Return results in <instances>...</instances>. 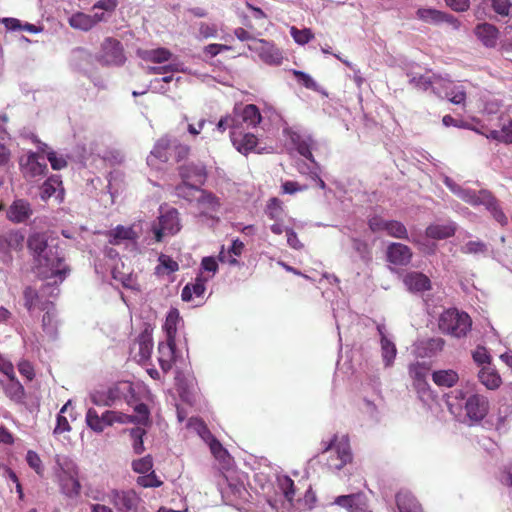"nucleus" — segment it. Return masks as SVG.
Returning <instances> with one entry per match:
<instances>
[{
    "label": "nucleus",
    "instance_id": "obj_33",
    "mask_svg": "<svg viewBox=\"0 0 512 512\" xmlns=\"http://www.w3.org/2000/svg\"><path fill=\"white\" fill-rule=\"evenodd\" d=\"M244 250V243L238 239L232 242L231 247L228 250L221 249L219 253V260L223 263L230 265L237 264V257H239Z\"/></svg>",
    "mask_w": 512,
    "mask_h": 512
},
{
    "label": "nucleus",
    "instance_id": "obj_6",
    "mask_svg": "<svg viewBox=\"0 0 512 512\" xmlns=\"http://www.w3.org/2000/svg\"><path fill=\"white\" fill-rule=\"evenodd\" d=\"M471 319L465 312L450 309L443 312L439 318V329L446 334L460 338L471 329Z\"/></svg>",
    "mask_w": 512,
    "mask_h": 512
},
{
    "label": "nucleus",
    "instance_id": "obj_37",
    "mask_svg": "<svg viewBox=\"0 0 512 512\" xmlns=\"http://www.w3.org/2000/svg\"><path fill=\"white\" fill-rule=\"evenodd\" d=\"M8 382L4 383L1 381V385L5 391V394L13 401H20L24 396V388L21 383L16 379V375L13 378H7Z\"/></svg>",
    "mask_w": 512,
    "mask_h": 512
},
{
    "label": "nucleus",
    "instance_id": "obj_18",
    "mask_svg": "<svg viewBox=\"0 0 512 512\" xmlns=\"http://www.w3.org/2000/svg\"><path fill=\"white\" fill-rule=\"evenodd\" d=\"M76 415L72 409V401L68 400L60 409L56 419V426L53 430L54 436H59L71 431L70 421H74Z\"/></svg>",
    "mask_w": 512,
    "mask_h": 512
},
{
    "label": "nucleus",
    "instance_id": "obj_17",
    "mask_svg": "<svg viewBox=\"0 0 512 512\" xmlns=\"http://www.w3.org/2000/svg\"><path fill=\"white\" fill-rule=\"evenodd\" d=\"M102 59L107 64L119 65L125 61V56L120 43L112 38H107L102 44Z\"/></svg>",
    "mask_w": 512,
    "mask_h": 512
},
{
    "label": "nucleus",
    "instance_id": "obj_3",
    "mask_svg": "<svg viewBox=\"0 0 512 512\" xmlns=\"http://www.w3.org/2000/svg\"><path fill=\"white\" fill-rule=\"evenodd\" d=\"M53 476L60 491L65 496L70 498L79 496L81 491L79 472L77 465L72 460L57 455L55 458Z\"/></svg>",
    "mask_w": 512,
    "mask_h": 512
},
{
    "label": "nucleus",
    "instance_id": "obj_43",
    "mask_svg": "<svg viewBox=\"0 0 512 512\" xmlns=\"http://www.w3.org/2000/svg\"><path fill=\"white\" fill-rule=\"evenodd\" d=\"M291 140L301 155H303L304 157H306L308 159L312 158V154H311V150H310L312 141L309 137H307L306 139H302V137L299 134L292 133Z\"/></svg>",
    "mask_w": 512,
    "mask_h": 512
},
{
    "label": "nucleus",
    "instance_id": "obj_52",
    "mask_svg": "<svg viewBox=\"0 0 512 512\" xmlns=\"http://www.w3.org/2000/svg\"><path fill=\"white\" fill-rule=\"evenodd\" d=\"M106 420L108 421V426H112L116 423L127 424L134 422L132 416H129L119 411H106Z\"/></svg>",
    "mask_w": 512,
    "mask_h": 512
},
{
    "label": "nucleus",
    "instance_id": "obj_29",
    "mask_svg": "<svg viewBox=\"0 0 512 512\" xmlns=\"http://www.w3.org/2000/svg\"><path fill=\"white\" fill-rule=\"evenodd\" d=\"M25 297V306L31 312L35 311L37 308H40L39 297L35 290L31 288H27L24 292ZM41 309L47 310V315L43 317L44 326L47 324V320L50 316V310L52 309V304L49 302H45L41 304Z\"/></svg>",
    "mask_w": 512,
    "mask_h": 512
},
{
    "label": "nucleus",
    "instance_id": "obj_36",
    "mask_svg": "<svg viewBox=\"0 0 512 512\" xmlns=\"http://www.w3.org/2000/svg\"><path fill=\"white\" fill-rule=\"evenodd\" d=\"M443 125L446 127L454 126L458 128H464L472 130L478 134H484V124H481L480 121L473 119V124L465 122L463 120H456L450 115H445L442 119Z\"/></svg>",
    "mask_w": 512,
    "mask_h": 512
},
{
    "label": "nucleus",
    "instance_id": "obj_40",
    "mask_svg": "<svg viewBox=\"0 0 512 512\" xmlns=\"http://www.w3.org/2000/svg\"><path fill=\"white\" fill-rule=\"evenodd\" d=\"M397 505L400 512H421V509L409 493H399L397 496Z\"/></svg>",
    "mask_w": 512,
    "mask_h": 512
},
{
    "label": "nucleus",
    "instance_id": "obj_24",
    "mask_svg": "<svg viewBox=\"0 0 512 512\" xmlns=\"http://www.w3.org/2000/svg\"><path fill=\"white\" fill-rule=\"evenodd\" d=\"M140 501L139 495L133 490L115 492L113 495V502L120 510H135Z\"/></svg>",
    "mask_w": 512,
    "mask_h": 512
},
{
    "label": "nucleus",
    "instance_id": "obj_44",
    "mask_svg": "<svg viewBox=\"0 0 512 512\" xmlns=\"http://www.w3.org/2000/svg\"><path fill=\"white\" fill-rule=\"evenodd\" d=\"M137 484L143 488H158L163 485V481L152 470L149 473L138 476Z\"/></svg>",
    "mask_w": 512,
    "mask_h": 512
},
{
    "label": "nucleus",
    "instance_id": "obj_51",
    "mask_svg": "<svg viewBox=\"0 0 512 512\" xmlns=\"http://www.w3.org/2000/svg\"><path fill=\"white\" fill-rule=\"evenodd\" d=\"M278 487L283 492L284 496L291 501L295 491H294V482L288 476H279L277 478Z\"/></svg>",
    "mask_w": 512,
    "mask_h": 512
},
{
    "label": "nucleus",
    "instance_id": "obj_61",
    "mask_svg": "<svg viewBox=\"0 0 512 512\" xmlns=\"http://www.w3.org/2000/svg\"><path fill=\"white\" fill-rule=\"evenodd\" d=\"M206 442H208L211 452L217 459L221 461L226 460L228 453L216 439L211 436Z\"/></svg>",
    "mask_w": 512,
    "mask_h": 512
},
{
    "label": "nucleus",
    "instance_id": "obj_60",
    "mask_svg": "<svg viewBox=\"0 0 512 512\" xmlns=\"http://www.w3.org/2000/svg\"><path fill=\"white\" fill-rule=\"evenodd\" d=\"M218 32L217 26L212 23H200L198 27V37L208 39L216 37Z\"/></svg>",
    "mask_w": 512,
    "mask_h": 512
},
{
    "label": "nucleus",
    "instance_id": "obj_49",
    "mask_svg": "<svg viewBox=\"0 0 512 512\" xmlns=\"http://www.w3.org/2000/svg\"><path fill=\"white\" fill-rule=\"evenodd\" d=\"M284 209L282 202L277 198H272L266 206V213L272 220H279L283 215Z\"/></svg>",
    "mask_w": 512,
    "mask_h": 512
},
{
    "label": "nucleus",
    "instance_id": "obj_58",
    "mask_svg": "<svg viewBox=\"0 0 512 512\" xmlns=\"http://www.w3.org/2000/svg\"><path fill=\"white\" fill-rule=\"evenodd\" d=\"M188 427L190 429L194 430L205 441H207L211 437L205 424L199 419H196V418L190 419L188 422Z\"/></svg>",
    "mask_w": 512,
    "mask_h": 512
},
{
    "label": "nucleus",
    "instance_id": "obj_9",
    "mask_svg": "<svg viewBox=\"0 0 512 512\" xmlns=\"http://www.w3.org/2000/svg\"><path fill=\"white\" fill-rule=\"evenodd\" d=\"M181 229L178 212L175 209H169L161 213L159 222L153 226V232L156 241L160 242L167 236H172L178 233Z\"/></svg>",
    "mask_w": 512,
    "mask_h": 512
},
{
    "label": "nucleus",
    "instance_id": "obj_64",
    "mask_svg": "<svg viewBox=\"0 0 512 512\" xmlns=\"http://www.w3.org/2000/svg\"><path fill=\"white\" fill-rule=\"evenodd\" d=\"M494 11L501 15L507 16L511 8L510 0H491Z\"/></svg>",
    "mask_w": 512,
    "mask_h": 512
},
{
    "label": "nucleus",
    "instance_id": "obj_50",
    "mask_svg": "<svg viewBox=\"0 0 512 512\" xmlns=\"http://www.w3.org/2000/svg\"><path fill=\"white\" fill-rule=\"evenodd\" d=\"M130 435L132 437V448L134 453L141 454L144 452V442L143 436L145 435V430L142 428H135L130 430Z\"/></svg>",
    "mask_w": 512,
    "mask_h": 512
},
{
    "label": "nucleus",
    "instance_id": "obj_25",
    "mask_svg": "<svg viewBox=\"0 0 512 512\" xmlns=\"http://www.w3.org/2000/svg\"><path fill=\"white\" fill-rule=\"evenodd\" d=\"M403 282L411 292H424L431 288L429 278L419 272H410L404 276Z\"/></svg>",
    "mask_w": 512,
    "mask_h": 512
},
{
    "label": "nucleus",
    "instance_id": "obj_54",
    "mask_svg": "<svg viewBox=\"0 0 512 512\" xmlns=\"http://www.w3.org/2000/svg\"><path fill=\"white\" fill-rule=\"evenodd\" d=\"M293 75L297 81L308 89L318 90L319 86L316 81L306 72L300 70H292Z\"/></svg>",
    "mask_w": 512,
    "mask_h": 512
},
{
    "label": "nucleus",
    "instance_id": "obj_47",
    "mask_svg": "<svg viewBox=\"0 0 512 512\" xmlns=\"http://www.w3.org/2000/svg\"><path fill=\"white\" fill-rule=\"evenodd\" d=\"M334 503L347 508L350 512H356L354 507L357 508L362 501L360 495H345L337 497Z\"/></svg>",
    "mask_w": 512,
    "mask_h": 512
},
{
    "label": "nucleus",
    "instance_id": "obj_55",
    "mask_svg": "<svg viewBox=\"0 0 512 512\" xmlns=\"http://www.w3.org/2000/svg\"><path fill=\"white\" fill-rule=\"evenodd\" d=\"M473 360L479 366H490L491 356L485 347H477L472 354Z\"/></svg>",
    "mask_w": 512,
    "mask_h": 512
},
{
    "label": "nucleus",
    "instance_id": "obj_34",
    "mask_svg": "<svg viewBox=\"0 0 512 512\" xmlns=\"http://www.w3.org/2000/svg\"><path fill=\"white\" fill-rule=\"evenodd\" d=\"M109 242L114 245L121 244L125 241H133L137 237V233L132 227L117 226L109 232Z\"/></svg>",
    "mask_w": 512,
    "mask_h": 512
},
{
    "label": "nucleus",
    "instance_id": "obj_10",
    "mask_svg": "<svg viewBox=\"0 0 512 512\" xmlns=\"http://www.w3.org/2000/svg\"><path fill=\"white\" fill-rule=\"evenodd\" d=\"M250 51L256 53L259 58L269 65H280L283 61V53L273 43L264 39H253L249 44Z\"/></svg>",
    "mask_w": 512,
    "mask_h": 512
},
{
    "label": "nucleus",
    "instance_id": "obj_42",
    "mask_svg": "<svg viewBox=\"0 0 512 512\" xmlns=\"http://www.w3.org/2000/svg\"><path fill=\"white\" fill-rule=\"evenodd\" d=\"M158 261L156 273L159 275H168L179 269L178 263L167 255H160Z\"/></svg>",
    "mask_w": 512,
    "mask_h": 512
},
{
    "label": "nucleus",
    "instance_id": "obj_53",
    "mask_svg": "<svg viewBox=\"0 0 512 512\" xmlns=\"http://www.w3.org/2000/svg\"><path fill=\"white\" fill-rule=\"evenodd\" d=\"M118 6V0H98L92 7L95 12H105L106 19Z\"/></svg>",
    "mask_w": 512,
    "mask_h": 512
},
{
    "label": "nucleus",
    "instance_id": "obj_28",
    "mask_svg": "<svg viewBox=\"0 0 512 512\" xmlns=\"http://www.w3.org/2000/svg\"><path fill=\"white\" fill-rule=\"evenodd\" d=\"M456 231L455 224L448 223H434L426 228V236L428 238L442 240L454 235Z\"/></svg>",
    "mask_w": 512,
    "mask_h": 512
},
{
    "label": "nucleus",
    "instance_id": "obj_56",
    "mask_svg": "<svg viewBox=\"0 0 512 512\" xmlns=\"http://www.w3.org/2000/svg\"><path fill=\"white\" fill-rule=\"evenodd\" d=\"M26 460L28 465L38 474L43 475L44 468L40 456L32 450H29L26 454Z\"/></svg>",
    "mask_w": 512,
    "mask_h": 512
},
{
    "label": "nucleus",
    "instance_id": "obj_48",
    "mask_svg": "<svg viewBox=\"0 0 512 512\" xmlns=\"http://www.w3.org/2000/svg\"><path fill=\"white\" fill-rule=\"evenodd\" d=\"M417 15L421 20L429 23H439L446 19V15L435 9H419Z\"/></svg>",
    "mask_w": 512,
    "mask_h": 512
},
{
    "label": "nucleus",
    "instance_id": "obj_27",
    "mask_svg": "<svg viewBox=\"0 0 512 512\" xmlns=\"http://www.w3.org/2000/svg\"><path fill=\"white\" fill-rule=\"evenodd\" d=\"M445 183L453 193H455L458 197H460L462 200H464L467 203L476 205V204H479L482 202L489 203V201H490V196L486 192L481 193V196H477L468 190H464V189L458 187L457 185L452 183V181L449 179H446Z\"/></svg>",
    "mask_w": 512,
    "mask_h": 512
},
{
    "label": "nucleus",
    "instance_id": "obj_2",
    "mask_svg": "<svg viewBox=\"0 0 512 512\" xmlns=\"http://www.w3.org/2000/svg\"><path fill=\"white\" fill-rule=\"evenodd\" d=\"M463 403L465 415L470 424L480 422L488 413V401L478 394H468L463 389H456L448 394L447 405L453 415L460 416Z\"/></svg>",
    "mask_w": 512,
    "mask_h": 512
},
{
    "label": "nucleus",
    "instance_id": "obj_15",
    "mask_svg": "<svg viewBox=\"0 0 512 512\" xmlns=\"http://www.w3.org/2000/svg\"><path fill=\"white\" fill-rule=\"evenodd\" d=\"M429 368L423 364H414L410 366L409 373L414 379V385L420 395V398L424 401H428L433 398L432 391L425 379L428 375Z\"/></svg>",
    "mask_w": 512,
    "mask_h": 512
},
{
    "label": "nucleus",
    "instance_id": "obj_38",
    "mask_svg": "<svg viewBox=\"0 0 512 512\" xmlns=\"http://www.w3.org/2000/svg\"><path fill=\"white\" fill-rule=\"evenodd\" d=\"M139 56L144 61H150L154 63H162L168 61L172 54L168 49L157 48L153 50H144L139 52Z\"/></svg>",
    "mask_w": 512,
    "mask_h": 512
},
{
    "label": "nucleus",
    "instance_id": "obj_8",
    "mask_svg": "<svg viewBox=\"0 0 512 512\" xmlns=\"http://www.w3.org/2000/svg\"><path fill=\"white\" fill-rule=\"evenodd\" d=\"M230 137L235 149L243 155H247L250 152H267L265 148L259 146V140L254 134L242 132L238 125L232 126Z\"/></svg>",
    "mask_w": 512,
    "mask_h": 512
},
{
    "label": "nucleus",
    "instance_id": "obj_59",
    "mask_svg": "<svg viewBox=\"0 0 512 512\" xmlns=\"http://www.w3.org/2000/svg\"><path fill=\"white\" fill-rule=\"evenodd\" d=\"M135 347L139 350V360L144 361L150 357L153 344L150 339H142L135 344Z\"/></svg>",
    "mask_w": 512,
    "mask_h": 512
},
{
    "label": "nucleus",
    "instance_id": "obj_7",
    "mask_svg": "<svg viewBox=\"0 0 512 512\" xmlns=\"http://www.w3.org/2000/svg\"><path fill=\"white\" fill-rule=\"evenodd\" d=\"M325 451L330 454L328 466L331 469L340 470L352 460L349 440L345 435L333 437L325 447Z\"/></svg>",
    "mask_w": 512,
    "mask_h": 512
},
{
    "label": "nucleus",
    "instance_id": "obj_31",
    "mask_svg": "<svg viewBox=\"0 0 512 512\" xmlns=\"http://www.w3.org/2000/svg\"><path fill=\"white\" fill-rule=\"evenodd\" d=\"M478 377L480 382L489 390L498 389L502 384L500 375L491 366L482 367Z\"/></svg>",
    "mask_w": 512,
    "mask_h": 512
},
{
    "label": "nucleus",
    "instance_id": "obj_23",
    "mask_svg": "<svg viewBox=\"0 0 512 512\" xmlns=\"http://www.w3.org/2000/svg\"><path fill=\"white\" fill-rule=\"evenodd\" d=\"M387 257L394 265H407L412 257L410 249L401 243H393L388 247Z\"/></svg>",
    "mask_w": 512,
    "mask_h": 512
},
{
    "label": "nucleus",
    "instance_id": "obj_11",
    "mask_svg": "<svg viewBox=\"0 0 512 512\" xmlns=\"http://www.w3.org/2000/svg\"><path fill=\"white\" fill-rule=\"evenodd\" d=\"M106 20L105 12H94L87 14L77 11L68 18L69 26L74 30L87 32L92 30L98 23Z\"/></svg>",
    "mask_w": 512,
    "mask_h": 512
},
{
    "label": "nucleus",
    "instance_id": "obj_5",
    "mask_svg": "<svg viewBox=\"0 0 512 512\" xmlns=\"http://www.w3.org/2000/svg\"><path fill=\"white\" fill-rule=\"evenodd\" d=\"M184 184L177 188V194L182 197H189L190 200L197 201L199 209L201 210V216H209L214 218L212 213L217 212L220 208V201L214 195L200 190L193 185H189L186 181L190 178L189 174L185 171L181 172Z\"/></svg>",
    "mask_w": 512,
    "mask_h": 512
},
{
    "label": "nucleus",
    "instance_id": "obj_39",
    "mask_svg": "<svg viewBox=\"0 0 512 512\" xmlns=\"http://www.w3.org/2000/svg\"><path fill=\"white\" fill-rule=\"evenodd\" d=\"M87 425L95 432H102L107 426L106 412L99 416L94 409H89L86 414Z\"/></svg>",
    "mask_w": 512,
    "mask_h": 512
},
{
    "label": "nucleus",
    "instance_id": "obj_1",
    "mask_svg": "<svg viewBox=\"0 0 512 512\" xmlns=\"http://www.w3.org/2000/svg\"><path fill=\"white\" fill-rule=\"evenodd\" d=\"M28 245L34 254L36 273L49 280L50 284L61 283L66 277L68 269L57 249L48 246L44 235L41 234L32 235Z\"/></svg>",
    "mask_w": 512,
    "mask_h": 512
},
{
    "label": "nucleus",
    "instance_id": "obj_19",
    "mask_svg": "<svg viewBox=\"0 0 512 512\" xmlns=\"http://www.w3.org/2000/svg\"><path fill=\"white\" fill-rule=\"evenodd\" d=\"M32 215L30 204L22 199H17L9 206L6 217L14 223H22Z\"/></svg>",
    "mask_w": 512,
    "mask_h": 512
},
{
    "label": "nucleus",
    "instance_id": "obj_41",
    "mask_svg": "<svg viewBox=\"0 0 512 512\" xmlns=\"http://www.w3.org/2000/svg\"><path fill=\"white\" fill-rule=\"evenodd\" d=\"M381 334V349L383 360L386 365H391L396 356V347L386 336L383 335L381 328L379 327Z\"/></svg>",
    "mask_w": 512,
    "mask_h": 512
},
{
    "label": "nucleus",
    "instance_id": "obj_63",
    "mask_svg": "<svg viewBox=\"0 0 512 512\" xmlns=\"http://www.w3.org/2000/svg\"><path fill=\"white\" fill-rule=\"evenodd\" d=\"M486 246L481 241H469L462 247V251L467 254H480L485 252Z\"/></svg>",
    "mask_w": 512,
    "mask_h": 512
},
{
    "label": "nucleus",
    "instance_id": "obj_16",
    "mask_svg": "<svg viewBox=\"0 0 512 512\" xmlns=\"http://www.w3.org/2000/svg\"><path fill=\"white\" fill-rule=\"evenodd\" d=\"M369 225L373 231H385L388 235L399 239L407 238L406 227L398 221H386L380 217H374L370 220Z\"/></svg>",
    "mask_w": 512,
    "mask_h": 512
},
{
    "label": "nucleus",
    "instance_id": "obj_30",
    "mask_svg": "<svg viewBox=\"0 0 512 512\" xmlns=\"http://www.w3.org/2000/svg\"><path fill=\"white\" fill-rule=\"evenodd\" d=\"M20 166L27 177L42 175L46 170V165L40 163L38 155L34 153L29 154L25 161L22 160Z\"/></svg>",
    "mask_w": 512,
    "mask_h": 512
},
{
    "label": "nucleus",
    "instance_id": "obj_20",
    "mask_svg": "<svg viewBox=\"0 0 512 512\" xmlns=\"http://www.w3.org/2000/svg\"><path fill=\"white\" fill-rule=\"evenodd\" d=\"M484 134L488 140L501 142L505 144H512V119L504 121L501 125L500 130L489 129L487 125H484Z\"/></svg>",
    "mask_w": 512,
    "mask_h": 512
},
{
    "label": "nucleus",
    "instance_id": "obj_21",
    "mask_svg": "<svg viewBox=\"0 0 512 512\" xmlns=\"http://www.w3.org/2000/svg\"><path fill=\"white\" fill-rule=\"evenodd\" d=\"M234 115L236 120L241 119L248 127H256L262 120L259 109L253 104L235 107Z\"/></svg>",
    "mask_w": 512,
    "mask_h": 512
},
{
    "label": "nucleus",
    "instance_id": "obj_4",
    "mask_svg": "<svg viewBox=\"0 0 512 512\" xmlns=\"http://www.w3.org/2000/svg\"><path fill=\"white\" fill-rule=\"evenodd\" d=\"M412 81L415 85L423 90L431 87L433 91L440 97L447 98L451 103L460 105L465 103L466 93L462 87L454 85L450 80L440 76L430 75L414 77Z\"/></svg>",
    "mask_w": 512,
    "mask_h": 512
},
{
    "label": "nucleus",
    "instance_id": "obj_13",
    "mask_svg": "<svg viewBox=\"0 0 512 512\" xmlns=\"http://www.w3.org/2000/svg\"><path fill=\"white\" fill-rule=\"evenodd\" d=\"M183 360V352L176 350L175 340L167 339L165 343L159 344L158 361L164 371L173 367L177 362Z\"/></svg>",
    "mask_w": 512,
    "mask_h": 512
},
{
    "label": "nucleus",
    "instance_id": "obj_35",
    "mask_svg": "<svg viewBox=\"0 0 512 512\" xmlns=\"http://www.w3.org/2000/svg\"><path fill=\"white\" fill-rule=\"evenodd\" d=\"M433 382L440 387H452L457 383L458 373L452 369L437 370L432 374Z\"/></svg>",
    "mask_w": 512,
    "mask_h": 512
},
{
    "label": "nucleus",
    "instance_id": "obj_46",
    "mask_svg": "<svg viewBox=\"0 0 512 512\" xmlns=\"http://www.w3.org/2000/svg\"><path fill=\"white\" fill-rule=\"evenodd\" d=\"M290 34H291L293 40L298 45H305V44L309 43L314 38V34H313L312 30L309 28H304V29L299 30L296 27L292 26L290 28Z\"/></svg>",
    "mask_w": 512,
    "mask_h": 512
},
{
    "label": "nucleus",
    "instance_id": "obj_26",
    "mask_svg": "<svg viewBox=\"0 0 512 512\" xmlns=\"http://www.w3.org/2000/svg\"><path fill=\"white\" fill-rule=\"evenodd\" d=\"M475 35L484 46L494 47L498 41L499 31L494 25L483 23L476 26Z\"/></svg>",
    "mask_w": 512,
    "mask_h": 512
},
{
    "label": "nucleus",
    "instance_id": "obj_14",
    "mask_svg": "<svg viewBox=\"0 0 512 512\" xmlns=\"http://www.w3.org/2000/svg\"><path fill=\"white\" fill-rule=\"evenodd\" d=\"M207 279L202 275H198L193 283L185 285L181 293L182 300L191 302L196 306L204 303Z\"/></svg>",
    "mask_w": 512,
    "mask_h": 512
},
{
    "label": "nucleus",
    "instance_id": "obj_22",
    "mask_svg": "<svg viewBox=\"0 0 512 512\" xmlns=\"http://www.w3.org/2000/svg\"><path fill=\"white\" fill-rule=\"evenodd\" d=\"M40 196L44 201L53 198L56 201L61 202L64 197V189L60 179L58 177H51L46 180L41 187Z\"/></svg>",
    "mask_w": 512,
    "mask_h": 512
},
{
    "label": "nucleus",
    "instance_id": "obj_62",
    "mask_svg": "<svg viewBox=\"0 0 512 512\" xmlns=\"http://www.w3.org/2000/svg\"><path fill=\"white\" fill-rule=\"evenodd\" d=\"M120 389L122 391H124V390L131 391L132 396H136V395L144 396L145 394H148L146 387L144 385H142L141 383L132 384L129 382H123L120 384Z\"/></svg>",
    "mask_w": 512,
    "mask_h": 512
},
{
    "label": "nucleus",
    "instance_id": "obj_57",
    "mask_svg": "<svg viewBox=\"0 0 512 512\" xmlns=\"http://www.w3.org/2000/svg\"><path fill=\"white\" fill-rule=\"evenodd\" d=\"M218 270V262L214 257L208 256L204 257L201 261V274L203 276V273H209V277H213Z\"/></svg>",
    "mask_w": 512,
    "mask_h": 512
},
{
    "label": "nucleus",
    "instance_id": "obj_45",
    "mask_svg": "<svg viewBox=\"0 0 512 512\" xmlns=\"http://www.w3.org/2000/svg\"><path fill=\"white\" fill-rule=\"evenodd\" d=\"M132 469L139 476L149 473L153 470V459L150 455L132 461Z\"/></svg>",
    "mask_w": 512,
    "mask_h": 512
},
{
    "label": "nucleus",
    "instance_id": "obj_12",
    "mask_svg": "<svg viewBox=\"0 0 512 512\" xmlns=\"http://www.w3.org/2000/svg\"><path fill=\"white\" fill-rule=\"evenodd\" d=\"M170 141L167 138L159 139L147 157V165L155 172H161L168 161Z\"/></svg>",
    "mask_w": 512,
    "mask_h": 512
},
{
    "label": "nucleus",
    "instance_id": "obj_32",
    "mask_svg": "<svg viewBox=\"0 0 512 512\" xmlns=\"http://www.w3.org/2000/svg\"><path fill=\"white\" fill-rule=\"evenodd\" d=\"M180 325H182V319L180 317L179 311L176 308H171L167 313L164 323V330L167 339H176L177 330Z\"/></svg>",
    "mask_w": 512,
    "mask_h": 512
}]
</instances>
